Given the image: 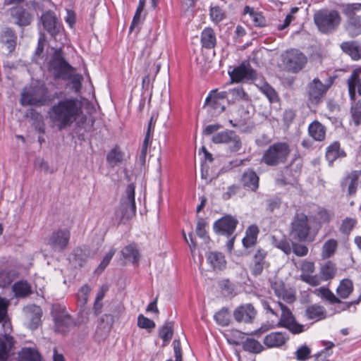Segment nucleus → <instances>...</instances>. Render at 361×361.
<instances>
[{
    "mask_svg": "<svg viewBox=\"0 0 361 361\" xmlns=\"http://www.w3.org/2000/svg\"><path fill=\"white\" fill-rule=\"evenodd\" d=\"M82 110V102L77 97H69L52 105L48 115L52 124L61 130L70 127L80 116Z\"/></svg>",
    "mask_w": 361,
    "mask_h": 361,
    "instance_id": "f257e3e1",
    "label": "nucleus"
},
{
    "mask_svg": "<svg viewBox=\"0 0 361 361\" xmlns=\"http://www.w3.org/2000/svg\"><path fill=\"white\" fill-rule=\"evenodd\" d=\"M54 98L45 83L39 82L23 89L20 104L23 106H43L48 105Z\"/></svg>",
    "mask_w": 361,
    "mask_h": 361,
    "instance_id": "f03ea898",
    "label": "nucleus"
},
{
    "mask_svg": "<svg viewBox=\"0 0 361 361\" xmlns=\"http://www.w3.org/2000/svg\"><path fill=\"white\" fill-rule=\"evenodd\" d=\"M313 20L321 33L329 35L339 27L342 22V17L337 10L322 8L314 13Z\"/></svg>",
    "mask_w": 361,
    "mask_h": 361,
    "instance_id": "7ed1b4c3",
    "label": "nucleus"
},
{
    "mask_svg": "<svg viewBox=\"0 0 361 361\" xmlns=\"http://www.w3.org/2000/svg\"><path fill=\"white\" fill-rule=\"evenodd\" d=\"M290 153V146L287 142H275L264 152L262 162L269 166H275L285 163Z\"/></svg>",
    "mask_w": 361,
    "mask_h": 361,
    "instance_id": "20e7f679",
    "label": "nucleus"
},
{
    "mask_svg": "<svg viewBox=\"0 0 361 361\" xmlns=\"http://www.w3.org/2000/svg\"><path fill=\"white\" fill-rule=\"evenodd\" d=\"M135 189V186L133 183L128 184L121 199L120 206L115 212V216L119 221L128 220L136 214Z\"/></svg>",
    "mask_w": 361,
    "mask_h": 361,
    "instance_id": "39448f33",
    "label": "nucleus"
},
{
    "mask_svg": "<svg viewBox=\"0 0 361 361\" xmlns=\"http://www.w3.org/2000/svg\"><path fill=\"white\" fill-rule=\"evenodd\" d=\"M310 226L308 218L304 214L295 216L292 223L290 235L293 240L299 242H312L314 237L310 236Z\"/></svg>",
    "mask_w": 361,
    "mask_h": 361,
    "instance_id": "423d86ee",
    "label": "nucleus"
},
{
    "mask_svg": "<svg viewBox=\"0 0 361 361\" xmlns=\"http://www.w3.org/2000/svg\"><path fill=\"white\" fill-rule=\"evenodd\" d=\"M49 70L55 78L68 80L71 78L73 68L64 59L62 50L56 49L49 63Z\"/></svg>",
    "mask_w": 361,
    "mask_h": 361,
    "instance_id": "0eeeda50",
    "label": "nucleus"
},
{
    "mask_svg": "<svg viewBox=\"0 0 361 361\" xmlns=\"http://www.w3.org/2000/svg\"><path fill=\"white\" fill-rule=\"evenodd\" d=\"M52 316L54 321V330L56 332L66 334L74 326L73 319L66 311L65 307L56 305L52 310Z\"/></svg>",
    "mask_w": 361,
    "mask_h": 361,
    "instance_id": "6e6552de",
    "label": "nucleus"
},
{
    "mask_svg": "<svg viewBox=\"0 0 361 361\" xmlns=\"http://www.w3.org/2000/svg\"><path fill=\"white\" fill-rule=\"evenodd\" d=\"M277 305L281 310L278 326L286 328L293 334H298L305 331V325L297 322L294 315L286 305L281 302H278Z\"/></svg>",
    "mask_w": 361,
    "mask_h": 361,
    "instance_id": "1a4fd4ad",
    "label": "nucleus"
},
{
    "mask_svg": "<svg viewBox=\"0 0 361 361\" xmlns=\"http://www.w3.org/2000/svg\"><path fill=\"white\" fill-rule=\"evenodd\" d=\"M283 61L288 71L295 73L305 67L307 58L299 50L290 49L286 53Z\"/></svg>",
    "mask_w": 361,
    "mask_h": 361,
    "instance_id": "9d476101",
    "label": "nucleus"
},
{
    "mask_svg": "<svg viewBox=\"0 0 361 361\" xmlns=\"http://www.w3.org/2000/svg\"><path fill=\"white\" fill-rule=\"evenodd\" d=\"M71 232L68 228H59L54 231L48 239V245L55 252H63L68 246Z\"/></svg>",
    "mask_w": 361,
    "mask_h": 361,
    "instance_id": "9b49d317",
    "label": "nucleus"
},
{
    "mask_svg": "<svg viewBox=\"0 0 361 361\" xmlns=\"http://www.w3.org/2000/svg\"><path fill=\"white\" fill-rule=\"evenodd\" d=\"M331 85V82L325 85L318 78H314L307 85V96L311 103L319 104Z\"/></svg>",
    "mask_w": 361,
    "mask_h": 361,
    "instance_id": "f8f14e48",
    "label": "nucleus"
},
{
    "mask_svg": "<svg viewBox=\"0 0 361 361\" xmlns=\"http://www.w3.org/2000/svg\"><path fill=\"white\" fill-rule=\"evenodd\" d=\"M238 224V221L235 217L224 216L214 222V230L218 234L229 237L235 231Z\"/></svg>",
    "mask_w": 361,
    "mask_h": 361,
    "instance_id": "ddd939ff",
    "label": "nucleus"
},
{
    "mask_svg": "<svg viewBox=\"0 0 361 361\" xmlns=\"http://www.w3.org/2000/svg\"><path fill=\"white\" fill-rule=\"evenodd\" d=\"M256 314L257 311L250 303L241 305L233 311V317L239 323H252Z\"/></svg>",
    "mask_w": 361,
    "mask_h": 361,
    "instance_id": "4468645a",
    "label": "nucleus"
},
{
    "mask_svg": "<svg viewBox=\"0 0 361 361\" xmlns=\"http://www.w3.org/2000/svg\"><path fill=\"white\" fill-rule=\"evenodd\" d=\"M212 142L216 144L231 143V149L236 152L241 147L240 138L232 130H225L216 133L212 137Z\"/></svg>",
    "mask_w": 361,
    "mask_h": 361,
    "instance_id": "2eb2a0df",
    "label": "nucleus"
},
{
    "mask_svg": "<svg viewBox=\"0 0 361 361\" xmlns=\"http://www.w3.org/2000/svg\"><path fill=\"white\" fill-rule=\"evenodd\" d=\"M12 22L19 27H25L30 25L33 18L26 8L23 6H15L9 9Z\"/></svg>",
    "mask_w": 361,
    "mask_h": 361,
    "instance_id": "dca6fc26",
    "label": "nucleus"
},
{
    "mask_svg": "<svg viewBox=\"0 0 361 361\" xmlns=\"http://www.w3.org/2000/svg\"><path fill=\"white\" fill-rule=\"evenodd\" d=\"M231 79L233 82H239L242 80H254L256 78L255 71L248 63H242L229 72Z\"/></svg>",
    "mask_w": 361,
    "mask_h": 361,
    "instance_id": "f3484780",
    "label": "nucleus"
},
{
    "mask_svg": "<svg viewBox=\"0 0 361 361\" xmlns=\"http://www.w3.org/2000/svg\"><path fill=\"white\" fill-rule=\"evenodd\" d=\"M267 252L263 249H257L253 255V263L251 266L252 274L257 276L260 275L265 267H269L266 261Z\"/></svg>",
    "mask_w": 361,
    "mask_h": 361,
    "instance_id": "a211bd4d",
    "label": "nucleus"
},
{
    "mask_svg": "<svg viewBox=\"0 0 361 361\" xmlns=\"http://www.w3.org/2000/svg\"><path fill=\"white\" fill-rule=\"evenodd\" d=\"M288 339L289 336L286 333L274 331L267 334L263 342L268 348H280L285 345Z\"/></svg>",
    "mask_w": 361,
    "mask_h": 361,
    "instance_id": "6ab92c4d",
    "label": "nucleus"
},
{
    "mask_svg": "<svg viewBox=\"0 0 361 361\" xmlns=\"http://www.w3.org/2000/svg\"><path fill=\"white\" fill-rule=\"evenodd\" d=\"M17 35L11 27H6L0 32V42L4 45L9 54L14 51L17 44Z\"/></svg>",
    "mask_w": 361,
    "mask_h": 361,
    "instance_id": "aec40b11",
    "label": "nucleus"
},
{
    "mask_svg": "<svg viewBox=\"0 0 361 361\" xmlns=\"http://www.w3.org/2000/svg\"><path fill=\"white\" fill-rule=\"evenodd\" d=\"M24 311L27 319L30 321L28 324L29 328L32 330L36 329L41 322L42 315L41 307L38 305H31L27 306Z\"/></svg>",
    "mask_w": 361,
    "mask_h": 361,
    "instance_id": "412c9836",
    "label": "nucleus"
},
{
    "mask_svg": "<svg viewBox=\"0 0 361 361\" xmlns=\"http://www.w3.org/2000/svg\"><path fill=\"white\" fill-rule=\"evenodd\" d=\"M241 183L245 188L255 192L259 188V178L252 169L246 170L242 175Z\"/></svg>",
    "mask_w": 361,
    "mask_h": 361,
    "instance_id": "4be33fe9",
    "label": "nucleus"
},
{
    "mask_svg": "<svg viewBox=\"0 0 361 361\" xmlns=\"http://www.w3.org/2000/svg\"><path fill=\"white\" fill-rule=\"evenodd\" d=\"M271 288L274 290L275 295L288 303H292L295 301V297L291 290L286 288L282 282H274L271 284Z\"/></svg>",
    "mask_w": 361,
    "mask_h": 361,
    "instance_id": "5701e85b",
    "label": "nucleus"
},
{
    "mask_svg": "<svg viewBox=\"0 0 361 361\" xmlns=\"http://www.w3.org/2000/svg\"><path fill=\"white\" fill-rule=\"evenodd\" d=\"M347 83L350 100H355V98H357L355 93L356 88L357 89L358 94L361 96V78L358 71H353L347 80Z\"/></svg>",
    "mask_w": 361,
    "mask_h": 361,
    "instance_id": "b1692460",
    "label": "nucleus"
},
{
    "mask_svg": "<svg viewBox=\"0 0 361 361\" xmlns=\"http://www.w3.org/2000/svg\"><path fill=\"white\" fill-rule=\"evenodd\" d=\"M305 316L307 319L318 322L326 317V311L323 306L314 304L307 307Z\"/></svg>",
    "mask_w": 361,
    "mask_h": 361,
    "instance_id": "393cba45",
    "label": "nucleus"
},
{
    "mask_svg": "<svg viewBox=\"0 0 361 361\" xmlns=\"http://www.w3.org/2000/svg\"><path fill=\"white\" fill-rule=\"evenodd\" d=\"M341 50L349 55L352 59L357 61L361 59V45L356 41L343 42L341 44Z\"/></svg>",
    "mask_w": 361,
    "mask_h": 361,
    "instance_id": "a878e982",
    "label": "nucleus"
},
{
    "mask_svg": "<svg viewBox=\"0 0 361 361\" xmlns=\"http://www.w3.org/2000/svg\"><path fill=\"white\" fill-rule=\"evenodd\" d=\"M259 230L257 225L252 224L246 229L245 235L243 238V244L245 247L248 248L254 246L257 243V239Z\"/></svg>",
    "mask_w": 361,
    "mask_h": 361,
    "instance_id": "bb28decb",
    "label": "nucleus"
},
{
    "mask_svg": "<svg viewBox=\"0 0 361 361\" xmlns=\"http://www.w3.org/2000/svg\"><path fill=\"white\" fill-rule=\"evenodd\" d=\"M344 30L350 37H355L361 35V17L346 20Z\"/></svg>",
    "mask_w": 361,
    "mask_h": 361,
    "instance_id": "cd10ccee",
    "label": "nucleus"
},
{
    "mask_svg": "<svg viewBox=\"0 0 361 361\" xmlns=\"http://www.w3.org/2000/svg\"><path fill=\"white\" fill-rule=\"evenodd\" d=\"M207 261L214 269H222L226 266L224 255L219 252H210L207 255Z\"/></svg>",
    "mask_w": 361,
    "mask_h": 361,
    "instance_id": "c85d7f7f",
    "label": "nucleus"
},
{
    "mask_svg": "<svg viewBox=\"0 0 361 361\" xmlns=\"http://www.w3.org/2000/svg\"><path fill=\"white\" fill-rule=\"evenodd\" d=\"M13 343L12 336L8 334L0 336V361H6L8 351L11 348Z\"/></svg>",
    "mask_w": 361,
    "mask_h": 361,
    "instance_id": "c756f323",
    "label": "nucleus"
},
{
    "mask_svg": "<svg viewBox=\"0 0 361 361\" xmlns=\"http://www.w3.org/2000/svg\"><path fill=\"white\" fill-rule=\"evenodd\" d=\"M201 43L203 47L210 49L215 47L216 43V35L210 27L204 28L201 33Z\"/></svg>",
    "mask_w": 361,
    "mask_h": 361,
    "instance_id": "7c9ffc66",
    "label": "nucleus"
},
{
    "mask_svg": "<svg viewBox=\"0 0 361 361\" xmlns=\"http://www.w3.org/2000/svg\"><path fill=\"white\" fill-rule=\"evenodd\" d=\"M358 184V174L356 171H353L348 174L342 182V188H347L349 195L355 193Z\"/></svg>",
    "mask_w": 361,
    "mask_h": 361,
    "instance_id": "2f4dec72",
    "label": "nucleus"
},
{
    "mask_svg": "<svg viewBox=\"0 0 361 361\" xmlns=\"http://www.w3.org/2000/svg\"><path fill=\"white\" fill-rule=\"evenodd\" d=\"M341 8L343 14L346 17V20L361 17L356 15V13L361 10V4L360 3L343 4Z\"/></svg>",
    "mask_w": 361,
    "mask_h": 361,
    "instance_id": "473e14b6",
    "label": "nucleus"
},
{
    "mask_svg": "<svg viewBox=\"0 0 361 361\" xmlns=\"http://www.w3.org/2000/svg\"><path fill=\"white\" fill-rule=\"evenodd\" d=\"M42 24L44 29L51 35L57 32L56 18L53 13L47 12L42 16Z\"/></svg>",
    "mask_w": 361,
    "mask_h": 361,
    "instance_id": "72a5a7b5",
    "label": "nucleus"
},
{
    "mask_svg": "<svg viewBox=\"0 0 361 361\" xmlns=\"http://www.w3.org/2000/svg\"><path fill=\"white\" fill-rule=\"evenodd\" d=\"M310 135L315 140L322 141L324 139L326 135L325 127L319 121L312 122L308 128Z\"/></svg>",
    "mask_w": 361,
    "mask_h": 361,
    "instance_id": "f704fd0d",
    "label": "nucleus"
},
{
    "mask_svg": "<svg viewBox=\"0 0 361 361\" xmlns=\"http://www.w3.org/2000/svg\"><path fill=\"white\" fill-rule=\"evenodd\" d=\"M244 14H248L255 26L264 27L267 25V20L261 13L257 12L253 8L245 6L244 8Z\"/></svg>",
    "mask_w": 361,
    "mask_h": 361,
    "instance_id": "c9c22d12",
    "label": "nucleus"
},
{
    "mask_svg": "<svg viewBox=\"0 0 361 361\" xmlns=\"http://www.w3.org/2000/svg\"><path fill=\"white\" fill-rule=\"evenodd\" d=\"M272 245L283 251L286 255H290L292 252V244L285 237L279 238L275 235L271 236Z\"/></svg>",
    "mask_w": 361,
    "mask_h": 361,
    "instance_id": "e433bc0d",
    "label": "nucleus"
},
{
    "mask_svg": "<svg viewBox=\"0 0 361 361\" xmlns=\"http://www.w3.org/2000/svg\"><path fill=\"white\" fill-rule=\"evenodd\" d=\"M17 361H42L37 350L31 348H23L18 353Z\"/></svg>",
    "mask_w": 361,
    "mask_h": 361,
    "instance_id": "4c0bfd02",
    "label": "nucleus"
},
{
    "mask_svg": "<svg viewBox=\"0 0 361 361\" xmlns=\"http://www.w3.org/2000/svg\"><path fill=\"white\" fill-rule=\"evenodd\" d=\"M228 92L222 91L217 92V90H212L205 99V104L210 105L214 109H217L218 102L219 99L226 98Z\"/></svg>",
    "mask_w": 361,
    "mask_h": 361,
    "instance_id": "58836bf2",
    "label": "nucleus"
},
{
    "mask_svg": "<svg viewBox=\"0 0 361 361\" xmlns=\"http://www.w3.org/2000/svg\"><path fill=\"white\" fill-rule=\"evenodd\" d=\"M338 247V241L335 239H329L324 243L322 249V258L324 259L331 257Z\"/></svg>",
    "mask_w": 361,
    "mask_h": 361,
    "instance_id": "ea45409f",
    "label": "nucleus"
},
{
    "mask_svg": "<svg viewBox=\"0 0 361 361\" xmlns=\"http://www.w3.org/2000/svg\"><path fill=\"white\" fill-rule=\"evenodd\" d=\"M350 115L354 124L358 126L361 124V99L355 98L350 100Z\"/></svg>",
    "mask_w": 361,
    "mask_h": 361,
    "instance_id": "a19ab883",
    "label": "nucleus"
},
{
    "mask_svg": "<svg viewBox=\"0 0 361 361\" xmlns=\"http://www.w3.org/2000/svg\"><path fill=\"white\" fill-rule=\"evenodd\" d=\"M353 284L351 280L345 279H343L336 289L338 295L343 299L347 298L353 292Z\"/></svg>",
    "mask_w": 361,
    "mask_h": 361,
    "instance_id": "79ce46f5",
    "label": "nucleus"
},
{
    "mask_svg": "<svg viewBox=\"0 0 361 361\" xmlns=\"http://www.w3.org/2000/svg\"><path fill=\"white\" fill-rule=\"evenodd\" d=\"M123 257L133 263H137L139 261V252L135 244L126 246L121 251Z\"/></svg>",
    "mask_w": 361,
    "mask_h": 361,
    "instance_id": "37998d69",
    "label": "nucleus"
},
{
    "mask_svg": "<svg viewBox=\"0 0 361 361\" xmlns=\"http://www.w3.org/2000/svg\"><path fill=\"white\" fill-rule=\"evenodd\" d=\"M345 156L344 151L340 149V145L338 142H334L326 150V158L330 162L332 163L338 157H343Z\"/></svg>",
    "mask_w": 361,
    "mask_h": 361,
    "instance_id": "c03bdc74",
    "label": "nucleus"
},
{
    "mask_svg": "<svg viewBox=\"0 0 361 361\" xmlns=\"http://www.w3.org/2000/svg\"><path fill=\"white\" fill-rule=\"evenodd\" d=\"M244 350L252 353H259L264 350L263 345L257 340L247 338L243 343Z\"/></svg>",
    "mask_w": 361,
    "mask_h": 361,
    "instance_id": "a18cd8bd",
    "label": "nucleus"
},
{
    "mask_svg": "<svg viewBox=\"0 0 361 361\" xmlns=\"http://www.w3.org/2000/svg\"><path fill=\"white\" fill-rule=\"evenodd\" d=\"M13 290L16 297H25L31 293L30 286L26 281H18L13 286Z\"/></svg>",
    "mask_w": 361,
    "mask_h": 361,
    "instance_id": "49530a36",
    "label": "nucleus"
},
{
    "mask_svg": "<svg viewBox=\"0 0 361 361\" xmlns=\"http://www.w3.org/2000/svg\"><path fill=\"white\" fill-rule=\"evenodd\" d=\"M314 293L331 304L340 303L341 300L327 288L322 287L314 290Z\"/></svg>",
    "mask_w": 361,
    "mask_h": 361,
    "instance_id": "de8ad7c7",
    "label": "nucleus"
},
{
    "mask_svg": "<svg viewBox=\"0 0 361 361\" xmlns=\"http://www.w3.org/2000/svg\"><path fill=\"white\" fill-rule=\"evenodd\" d=\"M335 274L336 267L335 264L331 261H328L324 266L321 267L320 275L324 281H328L333 279L335 276Z\"/></svg>",
    "mask_w": 361,
    "mask_h": 361,
    "instance_id": "09e8293b",
    "label": "nucleus"
},
{
    "mask_svg": "<svg viewBox=\"0 0 361 361\" xmlns=\"http://www.w3.org/2000/svg\"><path fill=\"white\" fill-rule=\"evenodd\" d=\"M106 160L109 164L114 167L122 161L123 154L118 149H113L107 154Z\"/></svg>",
    "mask_w": 361,
    "mask_h": 361,
    "instance_id": "8fccbe9b",
    "label": "nucleus"
},
{
    "mask_svg": "<svg viewBox=\"0 0 361 361\" xmlns=\"http://www.w3.org/2000/svg\"><path fill=\"white\" fill-rule=\"evenodd\" d=\"M214 319L219 325L226 326L229 324L230 314L226 308H222L217 312L214 316Z\"/></svg>",
    "mask_w": 361,
    "mask_h": 361,
    "instance_id": "3c124183",
    "label": "nucleus"
},
{
    "mask_svg": "<svg viewBox=\"0 0 361 361\" xmlns=\"http://www.w3.org/2000/svg\"><path fill=\"white\" fill-rule=\"evenodd\" d=\"M300 279L303 282H305L312 286H317L322 281H324L321 275H314L313 274L310 275H300Z\"/></svg>",
    "mask_w": 361,
    "mask_h": 361,
    "instance_id": "603ef678",
    "label": "nucleus"
},
{
    "mask_svg": "<svg viewBox=\"0 0 361 361\" xmlns=\"http://www.w3.org/2000/svg\"><path fill=\"white\" fill-rule=\"evenodd\" d=\"M260 91L268 98L270 102L278 101V95L274 89L268 84H264L260 87Z\"/></svg>",
    "mask_w": 361,
    "mask_h": 361,
    "instance_id": "864d4df0",
    "label": "nucleus"
},
{
    "mask_svg": "<svg viewBox=\"0 0 361 361\" xmlns=\"http://www.w3.org/2000/svg\"><path fill=\"white\" fill-rule=\"evenodd\" d=\"M90 290L91 288L88 285H84L78 292L77 298L81 306H84L87 303Z\"/></svg>",
    "mask_w": 361,
    "mask_h": 361,
    "instance_id": "5fc2aeb1",
    "label": "nucleus"
},
{
    "mask_svg": "<svg viewBox=\"0 0 361 361\" xmlns=\"http://www.w3.org/2000/svg\"><path fill=\"white\" fill-rule=\"evenodd\" d=\"M209 11L211 20L214 23H219L224 18V13L222 11L221 8L218 6L211 7Z\"/></svg>",
    "mask_w": 361,
    "mask_h": 361,
    "instance_id": "6e6d98bb",
    "label": "nucleus"
},
{
    "mask_svg": "<svg viewBox=\"0 0 361 361\" xmlns=\"http://www.w3.org/2000/svg\"><path fill=\"white\" fill-rule=\"evenodd\" d=\"M311 353L310 348L306 345H302L295 351V357L298 361H305L310 357Z\"/></svg>",
    "mask_w": 361,
    "mask_h": 361,
    "instance_id": "4d7b16f0",
    "label": "nucleus"
},
{
    "mask_svg": "<svg viewBox=\"0 0 361 361\" xmlns=\"http://www.w3.org/2000/svg\"><path fill=\"white\" fill-rule=\"evenodd\" d=\"M116 252V250L112 248L111 249L104 257L102 261L98 266L97 269H96V272L98 274L102 273L104 269L108 266L110 261L111 260L113 256L114 255Z\"/></svg>",
    "mask_w": 361,
    "mask_h": 361,
    "instance_id": "13d9d810",
    "label": "nucleus"
},
{
    "mask_svg": "<svg viewBox=\"0 0 361 361\" xmlns=\"http://www.w3.org/2000/svg\"><path fill=\"white\" fill-rule=\"evenodd\" d=\"M300 275H310L315 271V266L313 262L303 260L300 264Z\"/></svg>",
    "mask_w": 361,
    "mask_h": 361,
    "instance_id": "bf43d9fd",
    "label": "nucleus"
},
{
    "mask_svg": "<svg viewBox=\"0 0 361 361\" xmlns=\"http://www.w3.org/2000/svg\"><path fill=\"white\" fill-rule=\"evenodd\" d=\"M137 326L142 329H152L155 327V323L144 315L140 314L137 318Z\"/></svg>",
    "mask_w": 361,
    "mask_h": 361,
    "instance_id": "052dcab7",
    "label": "nucleus"
},
{
    "mask_svg": "<svg viewBox=\"0 0 361 361\" xmlns=\"http://www.w3.org/2000/svg\"><path fill=\"white\" fill-rule=\"evenodd\" d=\"M292 252L298 257H305L308 254V247L306 245L292 243Z\"/></svg>",
    "mask_w": 361,
    "mask_h": 361,
    "instance_id": "680f3d73",
    "label": "nucleus"
},
{
    "mask_svg": "<svg viewBox=\"0 0 361 361\" xmlns=\"http://www.w3.org/2000/svg\"><path fill=\"white\" fill-rule=\"evenodd\" d=\"M173 336V329L169 324L164 325L159 330V336L164 341L169 342Z\"/></svg>",
    "mask_w": 361,
    "mask_h": 361,
    "instance_id": "e2e57ef3",
    "label": "nucleus"
},
{
    "mask_svg": "<svg viewBox=\"0 0 361 361\" xmlns=\"http://www.w3.org/2000/svg\"><path fill=\"white\" fill-rule=\"evenodd\" d=\"M356 223V219L352 218H346L343 221V223L341 226V231L343 233L348 234L354 228Z\"/></svg>",
    "mask_w": 361,
    "mask_h": 361,
    "instance_id": "0e129e2a",
    "label": "nucleus"
},
{
    "mask_svg": "<svg viewBox=\"0 0 361 361\" xmlns=\"http://www.w3.org/2000/svg\"><path fill=\"white\" fill-rule=\"evenodd\" d=\"M73 259L76 265L82 267L87 260V256L83 254L82 249L77 248L73 254Z\"/></svg>",
    "mask_w": 361,
    "mask_h": 361,
    "instance_id": "69168bd1",
    "label": "nucleus"
},
{
    "mask_svg": "<svg viewBox=\"0 0 361 361\" xmlns=\"http://www.w3.org/2000/svg\"><path fill=\"white\" fill-rule=\"evenodd\" d=\"M196 234L198 237L203 239L204 241L207 243L209 238L207 235V232L205 230V224L203 221H199L197 224L196 226Z\"/></svg>",
    "mask_w": 361,
    "mask_h": 361,
    "instance_id": "338daca9",
    "label": "nucleus"
},
{
    "mask_svg": "<svg viewBox=\"0 0 361 361\" xmlns=\"http://www.w3.org/2000/svg\"><path fill=\"white\" fill-rule=\"evenodd\" d=\"M302 169V161L300 158H295L293 161L290 164V165L287 167V169L290 171H294V173L292 174L293 176H296L300 173Z\"/></svg>",
    "mask_w": 361,
    "mask_h": 361,
    "instance_id": "774afa93",
    "label": "nucleus"
}]
</instances>
